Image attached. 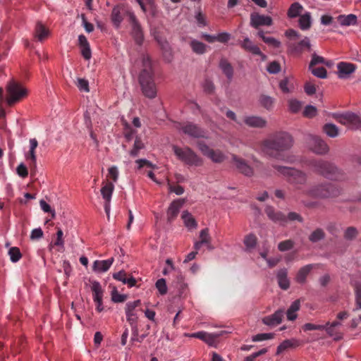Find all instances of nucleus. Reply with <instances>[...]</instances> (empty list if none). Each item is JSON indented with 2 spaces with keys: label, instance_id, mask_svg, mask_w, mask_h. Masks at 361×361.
I'll return each instance as SVG.
<instances>
[{
  "label": "nucleus",
  "instance_id": "1",
  "mask_svg": "<svg viewBox=\"0 0 361 361\" xmlns=\"http://www.w3.org/2000/svg\"><path fill=\"white\" fill-rule=\"evenodd\" d=\"M293 143V137L290 134L279 132L264 140L262 144V149L269 157L291 164L295 161L294 157L285 155L283 152L290 149Z\"/></svg>",
  "mask_w": 361,
  "mask_h": 361
},
{
  "label": "nucleus",
  "instance_id": "2",
  "mask_svg": "<svg viewBox=\"0 0 361 361\" xmlns=\"http://www.w3.org/2000/svg\"><path fill=\"white\" fill-rule=\"evenodd\" d=\"M139 82L143 94L153 99L157 96V87L154 79V70L150 59L144 56L142 68L139 75Z\"/></svg>",
  "mask_w": 361,
  "mask_h": 361
},
{
  "label": "nucleus",
  "instance_id": "3",
  "mask_svg": "<svg viewBox=\"0 0 361 361\" xmlns=\"http://www.w3.org/2000/svg\"><path fill=\"white\" fill-rule=\"evenodd\" d=\"M307 166L312 170L322 176L331 180H341L342 172L332 163L323 159H311L308 161Z\"/></svg>",
  "mask_w": 361,
  "mask_h": 361
},
{
  "label": "nucleus",
  "instance_id": "4",
  "mask_svg": "<svg viewBox=\"0 0 361 361\" xmlns=\"http://www.w3.org/2000/svg\"><path fill=\"white\" fill-rule=\"evenodd\" d=\"M272 167L291 185H304L307 182V175L304 171L278 164H273Z\"/></svg>",
  "mask_w": 361,
  "mask_h": 361
},
{
  "label": "nucleus",
  "instance_id": "5",
  "mask_svg": "<svg viewBox=\"0 0 361 361\" xmlns=\"http://www.w3.org/2000/svg\"><path fill=\"white\" fill-rule=\"evenodd\" d=\"M172 149L177 158L185 164L190 166H200L202 165V159L189 147L181 148L173 145Z\"/></svg>",
  "mask_w": 361,
  "mask_h": 361
},
{
  "label": "nucleus",
  "instance_id": "6",
  "mask_svg": "<svg viewBox=\"0 0 361 361\" xmlns=\"http://www.w3.org/2000/svg\"><path fill=\"white\" fill-rule=\"evenodd\" d=\"M304 194L318 198H329L339 195L338 188L331 183L319 184L312 186L310 190L303 192Z\"/></svg>",
  "mask_w": 361,
  "mask_h": 361
},
{
  "label": "nucleus",
  "instance_id": "7",
  "mask_svg": "<svg viewBox=\"0 0 361 361\" xmlns=\"http://www.w3.org/2000/svg\"><path fill=\"white\" fill-rule=\"evenodd\" d=\"M331 116L338 123L351 130H358L361 128V117L352 111L334 113Z\"/></svg>",
  "mask_w": 361,
  "mask_h": 361
},
{
  "label": "nucleus",
  "instance_id": "8",
  "mask_svg": "<svg viewBox=\"0 0 361 361\" xmlns=\"http://www.w3.org/2000/svg\"><path fill=\"white\" fill-rule=\"evenodd\" d=\"M7 103L9 106H13L16 102H20L27 94L26 89L22 85L15 80L10 81L6 86Z\"/></svg>",
  "mask_w": 361,
  "mask_h": 361
},
{
  "label": "nucleus",
  "instance_id": "9",
  "mask_svg": "<svg viewBox=\"0 0 361 361\" xmlns=\"http://www.w3.org/2000/svg\"><path fill=\"white\" fill-rule=\"evenodd\" d=\"M176 128L194 138L206 137L205 130L192 122L178 123L176 125Z\"/></svg>",
  "mask_w": 361,
  "mask_h": 361
},
{
  "label": "nucleus",
  "instance_id": "10",
  "mask_svg": "<svg viewBox=\"0 0 361 361\" xmlns=\"http://www.w3.org/2000/svg\"><path fill=\"white\" fill-rule=\"evenodd\" d=\"M307 143L309 149L317 154H325L329 150L326 142L318 136L309 135L307 138Z\"/></svg>",
  "mask_w": 361,
  "mask_h": 361
},
{
  "label": "nucleus",
  "instance_id": "11",
  "mask_svg": "<svg viewBox=\"0 0 361 361\" xmlns=\"http://www.w3.org/2000/svg\"><path fill=\"white\" fill-rule=\"evenodd\" d=\"M287 46L288 51L295 56H300L304 51L312 50L310 40L307 37H305L298 42H290Z\"/></svg>",
  "mask_w": 361,
  "mask_h": 361
},
{
  "label": "nucleus",
  "instance_id": "12",
  "mask_svg": "<svg viewBox=\"0 0 361 361\" xmlns=\"http://www.w3.org/2000/svg\"><path fill=\"white\" fill-rule=\"evenodd\" d=\"M198 148L204 156L209 158L213 162L222 163L226 159L225 154L221 150L213 149L202 142H198Z\"/></svg>",
  "mask_w": 361,
  "mask_h": 361
},
{
  "label": "nucleus",
  "instance_id": "13",
  "mask_svg": "<svg viewBox=\"0 0 361 361\" xmlns=\"http://www.w3.org/2000/svg\"><path fill=\"white\" fill-rule=\"evenodd\" d=\"M128 20L131 25V35L135 43L141 45L144 40V35L140 24L133 13H128Z\"/></svg>",
  "mask_w": 361,
  "mask_h": 361
},
{
  "label": "nucleus",
  "instance_id": "14",
  "mask_svg": "<svg viewBox=\"0 0 361 361\" xmlns=\"http://www.w3.org/2000/svg\"><path fill=\"white\" fill-rule=\"evenodd\" d=\"M231 164L239 173L246 176H252L254 173L253 169L247 164L246 160L235 154L231 155Z\"/></svg>",
  "mask_w": 361,
  "mask_h": 361
},
{
  "label": "nucleus",
  "instance_id": "15",
  "mask_svg": "<svg viewBox=\"0 0 361 361\" xmlns=\"http://www.w3.org/2000/svg\"><path fill=\"white\" fill-rule=\"evenodd\" d=\"M141 305V301L137 300L126 303V314L128 322L133 326L137 323V315L135 309Z\"/></svg>",
  "mask_w": 361,
  "mask_h": 361
},
{
  "label": "nucleus",
  "instance_id": "16",
  "mask_svg": "<svg viewBox=\"0 0 361 361\" xmlns=\"http://www.w3.org/2000/svg\"><path fill=\"white\" fill-rule=\"evenodd\" d=\"M250 25L256 29L260 26H270L272 25V19L270 16L261 15L258 13L250 14Z\"/></svg>",
  "mask_w": 361,
  "mask_h": 361
},
{
  "label": "nucleus",
  "instance_id": "17",
  "mask_svg": "<svg viewBox=\"0 0 361 361\" xmlns=\"http://www.w3.org/2000/svg\"><path fill=\"white\" fill-rule=\"evenodd\" d=\"M184 202V200L178 199L171 203L167 210V219L169 222H172L177 217Z\"/></svg>",
  "mask_w": 361,
  "mask_h": 361
},
{
  "label": "nucleus",
  "instance_id": "18",
  "mask_svg": "<svg viewBox=\"0 0 361 361\" xmlns=\"http://www.w3.org/2000/svg\"><path fill=\"white\" fill-rule=\"evenodd\" d=\"M129 13L130 12L126 11L123 6L117 5L114 6L111 15V21L114 23V25L116 27H118L123 19V15L125 13H127V15L128 16Z\"/></svg>",
  "mask_w": 361,
  "mask_h": 361
},
{
  "label": "nucleus",
  "instance_id": "19",
  "mask_svg": "<svg viewBox=\"0 0 361 361\" xmlns=\"http://www.w3.org/2000/svg\"><path fill=\"white\" fill-rule=\"evenodd\" d=\"M264 212L268 218L275 223L284 224L286 222V216L279 211H276L272 206H267Z\"/></svg>",
  "mask_w": 361,
  "mask_h": 361
},
{
  "label": "nucleus",
  "instance_id": "20",
  "mask_svg": "<svg viewBox=\"0 0 361 361\" xmlns=\"http://www.w3.org/2000/svg\"><path fill=\"white\" fill-rule=\"evenodd\" d=\"M264 212L268 218L275 223L284 224L286 222V216L279 211H276L272 206H267Z\"/></svg>",
  "mask_w": 361,
  "mask_h": 361
},
{
  "label": "nucleus",
  "instance_id": "21",
  "mask_svg": "<svg viewBox=\"0 0 361 361\" xmlns=\"http://www.w3.org/2000/svg\"><path fill=\"white\" fill-rule=\"evenodd\" d=\"M338 75L339 78H347L348 75L356 69V66L351 63L340 62L337 64Z\"/></svg>",
  "mask_w": 361,
  "mask_h": 361
},
{
  "label": "nucleus",
  "instance_id": "22",
  "mask_svg": "<svg viewBox=\"0 0 361 361\" xmlns=\"http://www.w3.org/2000/svg\"><path fill=\"white\" fill-rule=\"evenodd\" d=\"M284 317V310H278L274 314L264 317L262 319V322L267 326H274L281 323L282 319Z\"/></svg>",
  "mask_w": 361,
  "mask_h": 361
},
{
  "label": "nucleus",
  "instance_id": "23",
  "mask_svg": "<svg viewBox=\"0 0 361 361\" xmlns=\"http://www.w3.org/2000/svg\"><path fill=\"white\" fill-rule=\"evenodd\" d=\"M241 47L246 51L250 52L254 55L259 56L262 60H265L267 56L260 50V49L248 38L246 37L240 43Z\"/></svg>",
  "mask_w": 361,
  "mask_h": 361
},
{
  "label": "nucleus",
  "instance_id": "24",
  "mask_svg": "<svg viewBox=\"0 0 361 361\" xmlns=\"http://www.w3.org/2000/svg\"><path fill=\"white\" fill-rule=\"evenodd\" d=\"M190 336L199 338L204 341L209 345H213L215 343L217 338L219 337V334H209L204 331H198L191 334Z\"/></svg>",
  "mask_w": 361,
  "mask_h": 361
},
{
  "label": "nucleus",
  "instance_id": "25",
  "mask_svg": "<svg viewBox=\"0 0 361 361\" xmlns=\"http://www.w3.org/2000/svg\"><path fill=\"white\" fill-rule=\"evenodd\" d=\"M78 43L81 49V54L83 58L86 60H89L92 56V52L90 47V44L83 35H80L78 37Z\"/></svg>",
  "mask_w": 361,
  "mask_h": 361
},
{
  "label": "nucleus",
  "instance_id": "26",
  "mask_svg": "<svg viewBox=\"0 0 361 361\" xmlns=\"http://www.w3.org/2000/svg\"><path fill=\"white\" fill-rule=\"evenodd\" d=\"M38 146V142L35 138H32L30 140V150L28 153L26 154V159L30 161V166L31 168L36 167V155H35V149Z\"/></svg>",
  "mask_w": 361,
  "mask_h": 361
},
{
  "label": "nucleus",
  "instance_id": "27",
  "mask_svg": "<svg viewBox=\"0 0 361 361\" xmlns=\"http://www.w3.org/2000/svg\"><path fill=\"white\" fill-rule=\"evenodd\" d=\"M114 261V258H110L106 260H96L93 264L92 269L95 271L105 272L109 270Z\"/></svg>",
  "mask_w": 361,
  "mask_h": 361
},
{
  "label": "nucleus",
  "instance_id": "28",
  "mask_svg": "<svg viewBox=\"0 0 361 361\" xmlns=\"http://www.w3.org/2000/svg\"><path fill=\"white\" fill-rule=\"evenodd\" d=\"M314 267H315V264H310L300 268L295 277L296 281L299 283H304L306 281L307 276Z\"/></svg>",
  "mask_w": 361,
  "mask_h": 361
},
{
  "label": "nucleus",
  "instance_id": "29",
  "mask_svg": "<svg viewBox=\"0 0 361 361\" xmlns=\"http://www.w3.org/2000/svg\"><path fill=\"white\" fill-rule=\"evenodd\" d=\"M277 281L279 287L283 290H287L290 286V281L288 279V271L286 269H280L277 273Z\"/></svg>",
  "mask_w": 361,
  "mask_h": 361
},
{
  "label": "nucleus",
  "instance_id": "30",
  "mask_svg": "<svg viewBox=\"0 0 361 361\" xmlns=\"http://www.w3.org/2000/svg\"><path fill=\"white\" fill-rule=\"evenodd\" d=\"M244 123L252 128H263L266 126V121L259 116H247L244 118Z\"/></svg>",
  "mask_w": 361,
  "mask_h": 361
},
{
  "label": "nucleus",
  "instance_id": "31",
  "mask_svg": "<svg viewBox=\"0 0 361 361\" xmlns=\"http://www.w3.org/2000/svg\"><path fill=\"white\" fill-rule=\"evenodd\" d=\"M91 290L93 293L94 301L97 304L102 305L103 290L102 289L100 283L98 281L92 282Z\"/></svg>",
  "mask_w": 361,
  "mask_h": 361
},
{
  "label": "nucleus",
  "instance_id": "32",
  "mask_svg": "<svg viewBox=\"0 0 361 361\" xmlns=\"http://www.w3.org/2000/svg\"><path fill=\"white\" fill-rule=\"evenodd\" d=\"M337 20L342 26L355 25L357 23V17L355 14L340 15Z\"/></svg>",
  "mask_w": 361,
  "mask_h": 361
},
{
  "label": "nucleus",
  "instance_id": "33",
  "mask_svg": "<svg viewBox=\"0 0 361 361\" xmlns=\"http://www.w3.org/2000/svg\"><path fill=\"white\" fill-rule=\"evenodd\" d=\"M184 225L189 230L195 229L197 227V223L192 215L188 211H183L181 215Z\"/></svg>",
  "mask_w": 361,
  "mask_h": 361
},
{
  "label": "nucleus",
  "instance_id": "34",
  "mask_svg": "<svg viewBox=\"0 0 361 361\" xmlns=\"http://www.w3.org/2000/svg\"><path fill=\"white\" fill-rule=\"evenodd\" d=\"M299 27L302 30H307L312 26V17L310 12L300 15L298 20Z\"/></svg>",
  "mask_w": 361,
  "mask_h": 361
},
{
  "label": "nucleus",
  "instance_id": "35",
  "mask_svg": "<svg viewBox=\"0 0 361 361\" xmlns=\"http://www.w3.org/2000/svg\"><path fill=\"white\" fill-rule=\"evenodd\" d=\"M219 67L226 78L231 80L233 76V68L228 60L226 59H221L219 62Z\"/></svg>",
  "mask_w": 361,
  "mask_h": 361
},
{
  "label": "nucleus",
  "instance_id": "36",
  "mask_svg": "<svg viewBox=\"0 0 361 361\" xmlns=\"http://www.w3.org/2000/svg\"><path fill=\"white\" fill-rule=\"evenodd\" d=\"M259 103L262 107L270 111L274 108L275 99L267 94H262L259 97Z\"/></svg>",
  "mask_w": 361,
  "mask_h": 361
},
{
  "label": "nucleus",
  "instance_id": "37",
  "mask_svg": "<svg viewBox=\"0 0 361 361\" xmlns=\"http://www.w3.org/2000/svg\"><path fill=\"white\" fill-rule=\"evenodd\" d=\"M300 300H295L289 307L286 312L287 319L289 321H294L297 318V312L300 310Z\"/></svg>",
  "mask_w": 361,
  "mask_h": 361
},
{
  "label": "nucleus",
  "instance_id": "38",
  "mask_svg": "<svg viewBox=\"0 0 361 361\" xmlns=\"http://www.w3.org/2000/svg\"><path fill=\"white\" fill-rule=\"evenodd\" d=\"M303 11V6L298 2L292 4L288 10L287 15L290 18H294L300 16Z\"/></svg>",
  "mask_w": 361,
  "mask_h": 361
},
{
  "label": "nucleus",
  "instance_id": "39",
  "mask_svg": "<svg viewBox=\"0 0 361 361\" xmlns=\"http://www.w3.org/2000/svg\"><path fill=\"white\" fill-rule=\"evenodd\" d=\"M49 35V30L41 23H37L35 26V37L39 41L44 40Z\"/></svg>",
  "mask_w": 361,
  "mask_h": 361
},
{
  "label": "nucleus",
  "instance_id": "40",
  "mask_svg": "<svg viewBox=\"0 0 361 361\" xmlns=\"http://www.w3.org/2000/svg\"><path fill=\"white\" fill-rule=\"evenodd\" d=\"M114 190L112 183L108 182L101 189V193L104 200L111 201V195Z\"/></svg>",
  "mask_w": 361,
  "mask_h": 361
},
{
  "label": "nucleus",
  "instance_id": "41",
  "mask_svg": "<svg viewBox=\"0 0 361 361\" xmlns=\"http://www.w3.org/2000/svg\"><path fill=\"white\" fill-rule=\"evenodd\" d=\"M323 131L330 137H336L338 135V128L333 123H326L323 126Z\"/></svg>",
  "mask_w": 361,
  "mask_h": 361
},
{
  "label": "nucleus",
  "instance_id": "42",
  "mask_svg": "<svg viewBox=\"0 0 361 361\" xmlns=\"http://www.w3.org/2000/svg\"><path fill=\"white\" fill-rule=\"evenodd\" d=\"M144 148H145V144L142 141L141 138L140 137L137 136L135 137V140L134 142L133 147L130 152V156H132L133 157H137L139 154L140 150H141Z\"/></svg>",
  "mask_w": 361,
  "mask_h": 361
},
{
  "label": "nucleus",
  "instance_id": "43",
  "mask_svg": "<svg viewBox=\"0 0 361 361\" xmlns=\"http://www.w3.org/2000/svg\"><path fill=\"white\" fill-rule=\"evenodd\" d=\"M190 47L192 51L197 54H202L206 51V45L197 40H192L190 42Z\"/></svg>",
  "mask_w": 361,
  "mask_h": 361
},
{
  "label": "nucleus",
  "instance_id": "44",
  "mask_svg": "<svg viewBox=\"0 0 361 361\" xmlns=\"http://www.w3.org/2000/svg\"><path fill=\"white\" fill-rule=\"evenodd\" d=\"M243 242L247 249H252L257 245V238L255 234L250 233L245 235Z\"/></svg>",
  "mask_w": 361,
  "mask_h": 361
},
{
  "label": "nucleus",
  "instance_id": "45",
  "mask_svg": "<svg viewBox=\"0 0 361 361\" xmlns=\"http://www.w3.org/2000/svg\"><path fill=\"white\" fill-rule=\"evenodd\" d=\"M8 255L10 257V259L12 262H18L21 257L22 254L20 252V250L17 247H12L8 250Z\"/></svg>",
  "mask_w": 361,
  "mask_h": 361
},
{
  "label": "nucleus",
  "instance_id": "46",
  "mask_svg": "<svg viewBox=\"0 0 361 361\" xmlns=\"http://www.w3.org/2000/svg\"><path fill=\"white\" fill-rule=\"evenodd\" d=\"M200 241L207 245L209 249H212L211 245V238L209 234V229L207 228L202 229L200 233Z\"/></svg>",
  "mask_w": 361,
  "mask_h": 361
},
{
  "label": "nucleus",
  "instance_id": "47",
  "mask_svg": "<svg viewBox=\"0 0 361 361\" xmlns=\"http://www.w3.org/2000/svg\"><path fill=\"white\" fill-rule=\"evenodd\" d=\"M325 237L324 231L321 228H317L309 236V240L312 243H317L322 240Z\"/></svg>",
  "mask_w": 361,
  "mask_h": 361
},
{
  "label": "nucleus",
  "instance_id": "48",
  "mask_svg": "<svg viewBox=\"0 0 361 361\" xmlns=\"http://www.w3.org/2000/svg\"><path fill=\"white\" fill-rule=\"evenodd\" d=\"M355 293V302L356 308L355 310L361 309V283H356L354 285Z\"/></svg>",
  "mask_w": 361,
  "mask_h": 361
},
{
  "label": "nucleus",
  "instance_id": "49",
  "mask_svg": "<svg viewBox=\"0 0 361 361\" xmlns=\"http://www.w3.org/2000/svg\"><path fill=\"white\" fill-rule=\"evenodd\" d=\"M326 63V60L324 57L318 56L316 53L312 54V60L309 64V68L314 67L317 64Z\"/></svg>",
  "mask_w": 361,
  "mask_h": 361
},
{
  "label": "nucleus",
  "instance_id": "50",
  "mask_svg": "<svg viewBox=\"0 0 361 361\" xmlns=\"http://www.w3.org/2000/svg\"><path fill=\"white\" fill-rule=\"evenodd\" d=\"M309 70L311 71L312 73L317 78H326L327 76L326 70L324 67H312V68H309Z\"/></svg>",
  "mask_w": 361,
  "mask_h": 361
},
{
  "label": "nucleus",
  "instance_id": "51",
  "mask_svg": "<svg viewBox=\"0 0 361 361\" xmlns=\"http://www.w3.org/2000/svg\"><path fill=\"white\" fill-rule=\"evenodd\" d=\"M288 106L291 112L297 113L300 110L302 104L297 99H290L288 101Z\"/></svg>",
  "mask_w": 361,
  "mask_h": 361
},
{
  "label": "nucleus",
  "instance_id": "52",
  "mask_svg": "<svg viewBox=\"0 0 361 361\" xmlns=\"http://www.w3.org/2000/svg\"><path fill=\"white\" fill-rule=\"evenodd\" d=\"M274 336V334L271 333L258 334L252 337V341L258 342L272 339Z\"/></svg>",
  "mask_w": 361,
  "mask_h": 361
},
{
  "label": "nucleus",
  "instance_id": "53",
  "mask_svg": "<svg viewBox=\"0 0 361 361\" xmlns=\"http://www.w3.org/2000/svg\"><path fill=\"white\" fill-rule=\"evenodd\" d=\"M263 42L274 49H279L281 46V43L278 39L268 37L267 38H263Z\"/></svg>",
  "mask_w": 361,
  "mask_h": 361
},
{
  "label": "nucleus",
  "instance_id": "54",
  "mask_svg": "<svg viewBox=\"0 0 361 361\" xmlns=\"http://www.w3.org/2000/svg\"><path fill=\"white\" fill-rule=\"evenodd\" d=\"M155 285L161 295H165L167 293V287L164 279H158Z\"/></svg>",
  "mask_w": 361,
  "mask_h": 361
},
{
  "label": "nucleus",
  "instance_id": "55",
  "mask_svg": "<svg viewBox=\"0 0 361 361\" xmlns=\"http://www.w3.org/2000/svg\"><path fill=\"white\" fill-rule=\"evenodd\" d=\"M293 245H294L293 241H292L291 240H286L279 243V244L278 245V248L280 251L284 252V251L289 250L291 248H293Z\"/></svg>",
  "mask_w": 361,
  "mask_h": 361
},
{
  "label": "nucleus",
  "instance_id": "56",
  "mask_svg": "<svg viewBox=\"0 0 361 361\" xmlns=\"http://www.w3.org/2000/svg\"><path fill=\"white\" fill-rule=\"evenodd\" d=\"M357 235V231L355 227L350 226L348 227L345 233H344V238L346 240H351L354 239Z\"/></svg>",
  "mask_w": 361,
  "mask_h": 361
},
{
  "label": "nucleus",
  "instance_id": "57",
  "mask_svg": "<svg viewBox=\"0 0 361 361\" xmlns=\"http://www.w3.org/2000/svg\"><path fill=\"white\" fill-rule=\"evenodd\" d=\"M76 85L80 91H83L85 92H88L90 91L89 82L85 79L78 78L76 82Z\"/></svg>",
  "mask_w": 361,
  "mask_h": 361
},
{
  "label": "nucleus",
  "instance_id": "58",
  "mask_svg": "<svg viewBox=\"0 0 361 361\" xmlns=\"http://www.w3.org/2000/svg\"><path fill=\"white\" fill-rule=\"evenodd\" d=\"M317 114V108L312 105L307 106L304 111L303 115L307 118H313Z\"/></svg>",
  "mask_w": 361,
  "mask_h": 361
},
{
  "label": "nucleus",
  "instance_id": "59",
  "mask_svg": "<svg viewBox=\"0 0 361 361\" xmlns=\"http://www.w3.org/2000/svg\"><path fill=\"white\" fill-rule=\"evenodd\" d=\"M126 298V295L118 293L116 289H114L111 293V299L114 302H124Z\"/></svg>",
  "mask_w": 361,
  "mask_h": 361
},
{
  "label": "nucleus",
  "instance_id": "60",
  "mask_svg": "<svg viewBox=\"0 0 361 361\" xmlns=\"http://www.w3.org/2000/svg\"><path fill=\"white\" fill-rule=\"evenodd\" d=\"M325 329V326L323 325H317L311 323H306L302 326V329L305 331H313V330H324Z\"/></svg>",
  "mask_w": 361,
  "mask_h": 361
},
{
  "label": "nucleus",
  "instance_id": "61",
  "mask_svg": "<svg viewBox=\"0 0 361 361\" xmlns=\"http://www.w3.org/2000/svg\"><path fill=\"white\" fill-rule=\"evenodd\" d=\"M280 71L281 66L277 61L271 62L267 67V71L270 73L276 74L280 72Z\"/></svg>",
  "mask_w": 361,
  "mask_h": 361
},
{
  "label": "nucleus",
  "instance_id": "62",
  "mask_svg": "<svg viewBox=\"0 0 361 361\" xmlns=\"http://www.w3.org/2000/svg\"><path fill=\"white\" fill-rule=\"evenodd\" d=\"M286 37L289 38L290 40H295L301 37V35L293 29H288L285 32Z\"/></svg>",
  "mask_w": 361,
  "mask_h": 361
},
{
  "label": "nucleus",
  "instance_id": "63",
  "mask_svg": "<svg viewBox=\"0 0 361 361\" xmlns=\"http://www.w3.org/2000/svg\"><path fill=\"white\" fill-rule=\"evenodd\" d=\"M293 346L292 341L290 340H285L282 342L277 348L276 353L279 355L283 351Z\"/></svg>",
  "mask_w": 361,
  "mask_h": 361
},
{
  "label": "nucleus",
  "instance_id": "64",
  "mask_svg": "<svg viewBox=\"0 0 361 361\" xmlns=\"http://www.w3.org/2000/svg\"><path fill=\"white\" fill-rule=\"evenodd\" d=\"M168 186L170 192H174L178 195H182L184 192V188L179 185H172L169 183Z\"/></svg>",
  "mask_w": 361,
  "mask_h": 361
}]
</instances>
